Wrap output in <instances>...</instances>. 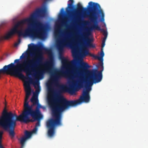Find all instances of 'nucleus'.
<instances>
[{
    "label": "nucleus",
    "mask_w": 148,
    "mask_h": 148,
    "mask_svg": "<svg viewBox=\"0 0 148 148\" xmlns=\"http://www.w3.org/2000/svg\"><path fill=\"white\" fill-rule=\"evenodd\" d=\"M101 32L103 33V35H104V37H107L108 35V33L107 32L105 31L103 29H101L100 30Z\"/></svg>",
    "instance_id": "22"
},
{
    "label": "nucleus",
    "mask_w": 148,
    "mask_h": 148,
    "mask_svg": "<svg viewBox=\"0 0 148 148\" xmlns=\"http://www.w3.org/2000/svg\"><path fill=\"white\" fill-rule=\"evenodd\" d=\"M58 28L59 29V28L60 27H59V26H58Z\"/></svg>",
    "instance_id": "37"
},
{
    "label": "nucleus",
    "mask_w": 148,
    "mask_h": 148,
    "mask_svg": "<svg viewBox=\"0 0 148 148\" xmlns=\"http://www.w3.org/2000/svg\"><path fill=\"white\" fill-rule=\"evenodd\" d=\"M0 148H4L1 144V142L0 143Z\"/></svg>",
    "instance_id": "33"
},
{
    "label": "nucleus",
    "mask_w": 148,
    "mask_h": 148,
    "mask_svg": "<svg viewBox=\"0 0 148 148\" xmlns=\"http://www.w3.org/2000/svg\"><path fill=\"white\" fill-rule=\"evenodd\" d=\"M3 132L2 131H0V143L1 142V140L2 138V136Z\"/></svg>",
    "instance_id": "27"
},
{
    "label": "nucleus",
    "mask_w": 148,
    "mask_h": 148,
    "mask_svg": "<svg viewBox=\"0 0 148 148\" xmlns=\"http://www.w3.org/2000/svg\"><path fill=\"white\" fill-rule=\"evenodd\" d=\"M65 74V72L63 70L55 69L54 70L53 72L51 75V80L53 83L57 84L58 79L64 76Z\"/></svg>",
    "instance_id": "11"
},
{
    "label": "nucleus",
    "mask_w": 148,
    "mask_h": 148,
    "mask_svg": "<svg viewBox=\"0 0 148 148\" xmlns=\"http://www.w3.org/2000/svg\"><path fill=\"white\" fill-rule=\"evenodd\" d=\"M32 134V133L31 132H29L27 131H26L25 132V135L24 137L26 138L27 139L30 138Z\"/></svg>",
    "instance_id": "18"
},
{
    "label": "nucleus",
    "mask_w": 148,
    "mask_h": 148,
    "mask_svg": "<svg viewBox=\"0 0 148 148\" xmlns=\"http://www.w3.org/2000/svg\"><path fill=\"white\" fill-rule=\"evenodd\" d=\"M22 79H27L29 80L30 83L34 85V88L36 89L35 92L33 93V95L30 99L31 101L33 103V105H38L39 107H41V106L38 103V95L39 93L40 88L39 86V83L38 81H34L30 77H26L25 78H20Z\"/></svg>",
    "instance_id": "6"
},
{
    "label": "nucleus",
    "mask_w": 148,
    "mask_h": 148,
    "mask_svg": "<svg viewBox=\"0 0 148 148\" xmlns=\"http://www.w3.org/2000/svg\"><path fill=\"white\" fill-rule=\"evenodd\" d=\"M44 12L45 10L43 9H37L35 12L33 13L31 15L29 18H27L30 24L34 23L35 21H38V20H36L34 21L35 19L37 14H39L42 16H43Z\"/></svg>",
    "instance_id": "12"
},
{
    "label": "nucleus",
    "mask_w": 148,
    "mask_h": 148,
    "mask_svg": "<svg viewBox=\"0 0 148 148\" xmlns=\"http://www.w3.org/2000/svg\"><path fill=\"white\" fill-rule=\"evenodd\" d=\"M60 58L61 60V62L63 65H66L67 63L69 62L67 59L64 58L62 56H60Z\"/></svg>",
    "instance_id": "15"
},
{
    "label": "nucleus",
    "mask_w": 148,
    "mask_h": 148,
    "mask_svg": "<svg viewBox=\"0 0 148 148\" xmlns=\"http://www.w3.org/2000/svg\"><path fill=\"white\" fill-rule=\"evenodd\" d=\"M42 118L43 116L40 112L36 120L37 121V122L36 123L35 127L38 128V127L40 126V120Z\"/></svg>",
    "instance_id": "14"
},
{
    "label": "nucleus",
    "mask_w": 148,
    "mask_h": 148,
    "mask_svg": "<svg viewBox=\"0 0 148 148\" xmlns=\"http://www.w3.org/2000/svg\"><path fill=\"white\" fill-rule=\"evenodd\" d=\"M104 56V53L103 51V48H101V51L100 53V56H95L96 57H98V59L100 61H103V58Z\"/></svg>",
    "instance_id": "16"
},
{
    "label": "nucleus",
    "mask_w": 148,
    "mask_h": 148,
    "mask_svg": "<svg viewBox=\"0 0 148 148\" xmlns=\"http://www.w3.org/2000/svg\"><path fill=\"white\" fill-rule=\"evenodd\" d=\"M70 91H72L71 89H70Z\"/></svg>",
    "instance_id": "36"
},
{
    "label": "nucleus",
    "mask_w": 148,
    "mask_h": 148,
    "mask_svg": "<svg viewBox=\"0 0 148 148\" xmlns=\"http://www.w3.org/2000/svg\"><path fill=\"white\" fill-rule=\"evenodd\" d=\"M25 88V91L26 92L25 97V102L24 105V109L32 108L33 106V104L30 106L29 105L28 99L29 96L31 93V88L29 83L26 82L24 84Z\"/></svg>",
    "instance_id": "10"
},
{
    "label": "nucleus",
    "mask_w": 148,
    "mask_h": 148,
    "mask_svg": "<svg viewBox=\"0 0 148 148\" xmlns=\"http://www.w3.org/2000/svg\"><path fill=\"white\" fill-rule=\"evenodd\" d=\"M36 47V46L34 44L33 45H28V48L30 51L34 50Z\"/></svg>",
    "instance_id": "21"
},
{
    "label": "nucleus",
    "mask_w": 148,
    "mask_h": 148,
    "mask_svg": "<svg viewBox=\"0 0 148 148\" xmlns=\"http://www.w3.org/2000/svg\"><path fill=\"white\" fill-rule=\"evenodd\" d=\"M20 41H21V40H20V39H19V40L18 42H16L14 44V46L15 47H17L18 46V45L19 43L20 42Z\"/></svg>",
    "instance_id": "29"
},
{
    "label": "nucleus",
    "mask_w": 148,
    "mask_h": 148,
    "mask_svg": "<svg viewBox=\"0 0 148 148\" xmlns=\"http://www.w3.org/2000/svg\"><path fill=\"white\" fill-rule=\"evenodd\" d=\"M60 17H62V15H60Z\"/></svg>",
    "instance_id": "35"
},
{
    "label": "nucleus",
    "mask_w": 148,
    "mask_h": 148,
    "mask_svg": "<svg viewBox=\"0 0 148 148\" xmlns=\"http://www.w3.org/2000/svg\"><path fill=\"white\" fill-rule=\"evenodd\" d=\"M93 13L86 14L85 12H84L83 14V16L84 17H88L90 21L93 23V24L88 29V31H91L94 30L100 31L101 29L98 25V21H97V16Z\"/></svg>",
    "instance_id": "8"
},
{
    "label": "nucleus",
    "mask_w": 148,
    "mask_h": 148,
    "mask_svg": "<svg viewBox=\"0 0 148 148\" xmlns=\"http://www.w3.org/2000/svg\"><path fill=\"white\" fill-rule=\"evenodd\" d=\"M101 62L99 64V66L101 67V70H103V61H101Z\"/></svg>",
    "instance_id": "26"
},
{
    "label": "nucleus",
    "mask_w": 148,
    "mask_h": 148,
    "mask_svg": "<svg viewBox=\"0 0 148 148\" xmlns=\"http://www.w3.org/2000/svg\"><path fill=\"white\" fill-rule=\"evenodd\" d=\"M18 140H20V143L21 145V147H23L25 145V141L27 139L26 138L23 136V137H21L20 139H19Z\"/></svg>",
    "instance_id": "17"
},
{
    "label": "nucleus",
    "mask_w": 148,
    "mask_h": 148,
    "mask_svg": "<svg viewBox=\"0 0 148 148\" xmlns=\"http://www.w3.org/2000/svg\"><path fill=\"white\" fill-rule=\"evenodd\" d=\"M88 10L89 14L94 13L97 17L100 16L101 18V21L103 22L104 21V14L103 10L101 9L100 5L97 3H95L90 1L88 3Z\"/></svg>",
    "instance_id": "5"
},
{
    "label": "nucleus",
    "mask_w": 148,
    "mask_h": 148,
    "mask_svg": "<svg viewBox=\"0 0 148 148\" xmlns=\"http://www.w3.org/2000/svg\"><path fill=\"white\" fill-rule=\"evenodd\" d=\"M79 38L80 45L82 48L95 47L91 42V40L88 38L86 33L84 32L81 36H79Z\"/></svg>",
    "instance_id": "9"
},
{
    "label": "nucleus",
    "mask_w": 148,
    "mask_h": 148,
    "mask_svg": "<svg viewBox=\"0 0 148 148\" xmlns=\"http://www.w3.org/2000/svg\"><path fill=\"white\" fill-rule=\"evenodd\" d=\"M77 62L76 60H73L70 62L71 65V69L69 70L70 77L73 79L72 86L73 87L81 88L84 87V83H85V87L86 90L88 91L90 90L91 86L93 83L96 84L101 81L102 78L103 70L96 72L90 73L84 79L82 75L83 73L90 68V66L86 62L82 61L79 63V66L74 67V66Z\"/></svg>",
    "instance_id": "3"
},
{
    "label": "nucleus",
    "mask_w": 148,
    "mask_h": 148,
    "mask_svg": "<svg viewBox=\"0 0 148 148\" xmlns=\"http://www.w3.org/2000/svg\"><path fill=\"white\" fill-rule=\"evenodd\" d=\"M48 90L51 93H53L54 91L53 88L52 87L48 88Z\"/></svg>",
    "instance_id": "25"
},
{
    "label": "nucleus",
    "mask_w": 148,
    "mask_h": 148,
    "mask_svg": "<svg viewBox=\"0 0 148 148\" xmlns=\"http://www.w3.org/2000/svg\"><path fill=\"white\" fill-rule=\"evenodd\" d=\"M60 30L56 31L54 32L55 36L59 44L58 45V48L59 51L62 50V48L64 47L68 46L71 45V42L70 40L69 37V33L67 32H66V35L64 39L61 40L60 38Z\"/></svg>",
    "instance_id": "7"
},
{
    "label": "nucleus",
    "mask_w": 148,
    "mask_h": 148,
    "mask_svg": "<svg viewBox=\"0 0 148 148\" xmlns=\"http://www.w3.org/2000/svg\"><path fill=\"white\" fill-rule=\"evenodd\" d=\"M67 12H69V11H68L67 10Z\"/></svg>",
    "instance_id": "38"
},
{
    "label": "nucleus",
    "mask_w": 148,
    "mask_h": 148,
    "mask_svg": "<svg viewBox=\"0 0 148 148\" xmlns=\"http://www.w3.org/2000/svg\"><path fill=\"white\" fill-rule=\"evenodd\" d=\"M67 18H62V19L61 22L63 24L65 25H66V24L67 23Z\"/></svg>",
    "instance_id": "24"
},
{
    "label": "nucleus",
    "mask_w": 148,
    "mask_h": 148,
    "mask_svg": "<svg viewBox=\"0 0 148 148\" xmlns=\"http://www.w3.org/2000/svg\"><path fill=\"white\" fill-rule=\"evenodd\" d=\"M90 99L87 90H83L82 95L79 99L76 100H68L63 96H59L48 98V103L52 110L53 118L49 119L46 122L48 136L50 137H53L55 133L56 127L62 125V112L70 107L75 106L82 102L88 103Z\"/></svg>",
    "instance_id": "1"
},
{
    "label": "nucleus",
    "mask_w": 148,
    "mask_h": 148,
    "mask_svg": "<svg viewBox=\"0 0 148 148\" xmlns=\"http://www.w3.org/2000/svg\"><path fill=\"white\" fill-rule=\"evenodd\" d=\"M38 128L35 127V128L33 130L32 132H31L32 133H35L37 131Z\"/></svg>",
    "instance_id": "28"
},
{
    "label": "nucleus",
    "mask_w": 148,
    "mask_h": 148,
    "mask_svg": "<svg viewBox=\"0 0 148 148\" xmlns=\"http://www.w3.org/2000/svg\"><path fill=\"white\" fill-rule=\"evenodd\" d=\"M39 108L37 107L35 110L32 108L24 109L22 113L17 116L11 112H8L5 107L0 116V128L7 131L11 139H12L15 135L14 130L16 121L27 123L36 121L40 112Z\"/></svg>",
    "instance_id": "2"
},
{
    "label": "nucleus",
    "mask_w": 148,
    "mask_h": 148,
    "mask_svg": "<svg viewBox=\"0 0 148 148\" xmlns=\"http://www.w3.org/2000/svg\"><path fill=\"white\" fill-rule=\"evenodd\" d=\"M71 3H69L68 5V8H69L70 10H73L74 9V6L73 4L74 3L73 0H69Z\"/></svg>",
    "instance_id": "19"
},
{
    "label": "nucleus",
    "mask_w": 148,
    "mask_h": 148,
    "mask_svg": "<svg viewBox=\"0 0 148 148\" xmlns=\"http://www.w3.org/2000/svg\"><path fill=\"white\" fill-rule=\"evenodd\" d=\"M105 42L102 41V43L101 45V48L103 49V47H104L105 45Z\"/></svg>",
    "instance_id": "30"
},
{
    "label": "nucleus",
    "mask_w": 148,
    "mask_h": 148,
    "mask_svg": "<svg viewBox=\"0 0 148 148\" xmlns=\"http://www.w3.org/2000/svg\"><path fill=\"white\" fill-rule=\"evenodd\" d=\"M77 8L75 10V12L77 13H80L83 12L84 10H86L87 9L86 8H84L82 7L80 3H78L77 4Z\"/></svg>",
    "instance_id": "13"
},
{
    "label": "nucleus",
    "mask_w": 148,
    "mask_h": 148,
    "mask_svg": "<svg viewBox=\"0 0 148 148\" xmlns=\"http://www.w3.org/2000/svg\"><path fill=\"white\" fill-rule=\"evenodd\" d=\"M43 50L45 52L47 53H49L51 52V50L50 49L45 48H44Z\"/></svg>",
    "instance_id": "23"
},
{
    "label": "nucleus",
    "mask_w": 148,
    "mask_h": 148,
    "mask_svg": "<svg viewBox=\"0 0 148 148\" xmlns=\"http://www.w3.org/2000/svg\"><path fill=\"white\" fill-rule=\"evenodd\" d=\"M72 53L73 54V57H74V56L75 55H76V53L74 51H72Z\"/></svg>",
    "instance_id": "32"
},
{
    "label": "nucleus",
    "mask_w": 148,
    "mask_h": 148,
    "mask_svg": "<svg viewBox=\"0 0 148 148\" xmlns=\"http://www.w3.org/2000/svg\"><path fill=\"white\" fill-rule=\"evenodd\" d=\"M46 32L45 25L40 21L30 24L27 18L18 22L4 37L7 39L16 33L18 36L29 37L33 39H42Z\"/></svg>",
    "instance_id": "4"
},
{
    "label": "nucleus",
    "mask_w": 148,
    "mask_h": 148,
    "mask_svg": "<svg viewBox=\"0 0 148 148\" xmlns=\"http://www.w3.org/2000/svg\"><path fill=\"white\" fill-rule=\"evenodd\" d=\"M84 54L85 56L88 55H90L92 57L96 59H98V57H96L95 56H97L93 54L89 53L88 51L87 50H85L84 51Z\"/></svg>",
    "instance_id": "20"
},
{
    "label": "nucleus",
    "mask_w": 148,
    "mask_h": 148,
    "mask_svg": "<svg viewBox=\"0 0 148 148\" xmlns=\"http://www.w3.org/2000/svg\"><path fill=\"white\" fill-rule=\"evenodd\" d=\"M61 10V11H62V13H63L64 12V9L63 8H62Z\"/></svg>",
    "instance_id": "34"
},
{
    "label": "nucleus",
    "mask_w": 148,
    "mask_h": 148,
    "mask_svg": "<svg viewBox=\"0 0 148 148\" xmlns=\"http://www.w3.org/2000/svg\"><path fill=\"white\" fill-rule=\"evenodd\" d=\"M107 37H104L103 38V40H102V42H105V41H106V39L107 38Z\"/></svg>",
    "instance_id": "31"
}]
</instances>
